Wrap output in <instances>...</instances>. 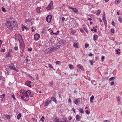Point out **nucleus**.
<instances>
[{
	"label": "nucleus",
	"mask_w": 122,
	"mask_h": 122,
	"mask_svg": "<svg viewBox=\"0 0 122 122\" xmlns=\"http://www.w3.org/2000/svg\"><path fill=\"white\" fill-rule=\"evenodd\" d=\"M59 41L58 42V43L59 44H63V40H60L59 41Z\"/></svg>",
	"instance_id": "7c9ffc66"
},
{
	"label": "nucleus",
	"mask_w": 122,
	"mask_h": 122,
	"mask_svg": "<svg viewBox=\"0 0 122 122\" xmlns=\"http://www.w3.org/2000/svg\"><path fill=\"white\" fill-rule=\"evenodd\" d=\"M89 62H90V63L91 65H93V63H92V61L90 60L89 61Z\"/></svg>",
	"instance_id": "4d7b16f0"
},
{
	"label": "nucleus",
	"mask_w": 122,
	"mask_h": 122,
	"mask_svg": "<svg viewBox=\"0 0 122 122\" xmlns=\"http://www.w3.org/2000/svg\"><path fill=\"white\" fill-rule=\"evenodd\" d=\"M94 98V97L93 96H92V97H90V99L92 100H93V99Z\"/></svg>",
	"instance_id": "5fc2aeb1"
},
{
	"label": "nucleus",
	"mask_w": 122,
	"mask_h": 122,
	"mask_svg": "<svg viewBox=\"0 0 122 122\" xmlns=\"http://www.w3.org/2000/svg\"><path fill=\"white\" fill-rule=\"evenodd\" d=\"M12 93V97L13 98L14 100H15L16 98L14 96V94Z\"/></svg>",
	"instance_id": "e433bc0d"
},
{
	"label": "nucleus",
	"mask_w": 122,
	"mask_h": 122,
	"mask_svg": "<svg viewBox=\"0 0 122 122\" xmlns=\"http://www.w3.org/2000/svg\"><path fill=\"white\" fill-rule=\"evenodd\" d=\"M114 81H112L111 83V85L112 86L114 85Z\"/></svg>",
	"instance_id": "13d9d810"
},
{
	"label": "nucleus",
	"mask_w": 122,
	"mask_h": 122,
	"mask_svg": "<svg viewBox=\"0 0 122 122\" xmlns=\"http://www.w3.org/2000/svg\"><path fill=\"white\" fill-rule=\"evenodd\" d=\"M83 28H84V29L85 30L86 32H87L88 31H87V29L86 28H85V27H84Z\"/></svg>",
	"instance_id": "052dcab7"
},
{
	"label": "nucleus",
	"mask_w": 122,
	"mask_h": 122,
	"mask_svg": "<svg viewBox=\"0 0 122 122\" xmlns=\"http://www.w3.org/2000/svg\"><path fill=\"white\" fill-rule=\"evenodd\" d=\"M5 9V8H4L3 7H2V10L3 12H5L6 11Z\"/></svg>",
	"instance_id": "2f4dec72"
},
{
	"label": "nucleus",
	"mask_w": 122,
	"mask_h": 122,
	"mask_svg": "<svg viewBox=\"0 0 122 122\" xmlns=\"http://www.w3.org/2000/svg\"><path fill=\"white\" fill-rule=\"evenodd\" d=\"M24 95L23 96H22L21 99L24 101H28L29 99V96H25L24 97Z\"/></svg>",
	"instance_id": "423d86ee"
},
{
	"label": "nucleus",
	"mask_w": 122,
	"mask_h": 122,
	"mask_svg": "<svg viewBox=\"0 0 122 122\" xmlns=\"http://www.w3.org/2000/svg\"><path fill=\"white\" fill-rule=\"evenodd\" d=\"M21 113H19L17 116V118L19 120L20 119V118L21 117Z\"/></svg>",
	"instance_id": "f8f14e48"
},
{
	"label": "nucleus",
	"mask_w": 122,
	"mask_h": 122,
	"mask_svg": "<svg viewBox=\"0 0 122 122\" xmlns=\"http://www.w3.org/2000/svg\"><path fill=\"white\" fill-rule=\"evenodd\" d=\"M101 11L100 10H98L97 12L96 15H99L101 13Z\"/></svg>",
	"instance_id": "a878e982"
},
{
	"label": "nucleus",
	"mask_w": 122,
	"mask_h": 122,
	"mask_svg": "<svg viewBox=\"0 0 122 122\" xmlns=\"http://www.w3.org/2000/svg\"><path fill=\"white\" fill-rule=\"evenodd\" d=\"M56 63L57 64H60V62L59 61H57L56 62Z\"/></svg>",
	"instance_id": "49530a36"
},
{
	"label": "nucleus",
	"mask_w": 122,
	"mask_h": 122,
	"mask_svg": "<svg viewBox=\"0 0 122 122\" xmlns=\"http://www.w3.org/2000/svg\"><path fill=\"white\" fill-rule=\"evenodd\" d=\"M24 49V47H23L22 46V47H21V50L22 52H21V53H22Z\"/></svg>",
	"instance_id": "72a5a7b5"
},
{
	"label": "nucleus",
	"mask_w": 122,
	"mask_h": 122,
	"mask_svg": "<svg viewBox=\"0 0 122 122\" xmlns=\"http://www.w3.org/2000/svg\"><path fill=\"white\" fill-rule=\"evenodd\" d=\"M103 21L104 23V24L105 25H107V22L106 20V18H103Z\"/></svg>",
	"instance_id": "4468645a"
},
{
	"label": "nucleus",
	"mask_w": 122,
	"mask_h": 122,
	"mask_svg": "<svg viewBox=\"0 0 122 122\" xmlns=\"http://www.w3.org/2000/svg\"><path fill=\"white\" fill-rule=\"evenodd\" d=\"M51 100L55 102H56L57 101V100L54 97H52L51 98Z\"/></svg>",
	"instance_id": "aec40b11"
},
{
	"label": "nucleus",
	"mask_w": 122,
	"mask_h": 122,
	"mask_svg": "<svg viewBox=\"0 0 122 122\" xmlns=\"http://www.w3.org/2000/svg\"><path fill=\"white\" fill-rule=\"evenodd\" d=\"M78 43H75L73 45V46L75 47H78Z\"/></svg>",
	"instance_id": "412c9836"
},
{
	"label": "nucleus",
	"mask_w": 122,
	"mask_h": 122,
	"mask_svg": "<svg viewBox=\"0 0 122 122\" xmlns=\"http://www.w3.org/2000/svg\"><path fill=\"white\" fill-rule=\"evenodd\" d=\"M114 29H111V33H114Z\"/></svg>",
	"instance_id": "a19ab883"
},
{
	"label": "nucleus",
	"mask_w": 122,
	"mask_h": 122,
	"mask_svg": "<svg viewBox=\"0 0 122 122\" xmlns=\"http://www.w3.org/2000/svg\"><path fill=\"white\" fill-rule=\"evenodd\" d=\"M105 58V57L104 56H102V61H103V60Z\"/></svg>",
	"instance_id": "6e6d98bb"
},
{
	"label": "nucleus",
	"mask_w": 122,
	"mask_h": 122,
	"mask_svg": "<svg viewBox=\"0 0 122 122\" xmlns=\"http://www.w3.org/2000/svg\"><path fill=\"white\" fill-rule=\"evenodd\" d=\"M61 19H62V22H63L65 20V18H64V17H62L61 18Z\"/></svg>",
	"instance_id": "864d4df0"
},
{
	"label": "nucleus",
	"mask_w": 122,
	"mask_h": 122,
	"mask_svg": "<svg viewBox=\"0 0 122 122\" xmlns=\"http://www.w3.org/2000/svg\"><path fill=\"white\" fill-rule=\"evenodd\" d=\"M48 6L50 7L51 8V7H53V2L52 1H51V2L48 5Z\"/></svg>",
	"instance_id": "2eb2a0df"
},
{
	"label": "nucleus",
	"mask_w": 122,
	"mask_h": 122,
	"mask_svg": "<svg viewBox=\"0 0 122 122\" xmlns=\"http://www.w3.org/2000/svg\"><path fill=\"white\" fill-rule=\"evenodd\" d=\"M72 119V117L70 116H69L68 118V119L70 121Z\"/></svg>",
	"instance_id": "58836bf2"
},
{
	"label": "nucleus",
	"mask_w": 122,
	"mask_h": 122,
	"mask_svg": "<svg viewBox=\"0 0 122 122\" xmlns=\"http://www.w3.org/2000/svg\"><path fill=\"white\" fill-rule=\"evenodd\" d=\"M3 24V26H6L8 29L12 30L14 28L17 27V24L16 22L13 21L12 22L4 21Z\"/></svg>",
	"instance_id": "f257e3e1"
},
{
	"label": "nucleus",
	"mask_w": 122,
	"mask_h": 122,
	"mask_svg": "<svg viewBox=\"0 0 122 122\" xmlns=\"http://www.w3.org/2000/svg\"><path fill=\"white\" fill-rule=\"evenodd\" d=\"M121 0H116L115 1V3L116 4H117L119 3L121 1Z\"/></svg>",
	"instance_id": "5701e85b"
},
{
	"label": "nucleus",
	"mask_w": 122,
	"mask_h": 122,
	"mask_svg": "<svg viewBox=\"0 0 122 122\" xmlns=\"http://www.w3.org/2000/svg\"><path fill=\"white\" fill-rule=\"evenodd\" d=\"M14 49L15 50H17L18 49V47L17 46H16L14 48Z\"/></svg>",
	"instance_id": "bf43d9fd"
},
{
	"label": "nucleus",
	"mask_w": 122,
	"mask_h": 122,
	"mask_svg": "<svg viewBox=\"0 0 122 122\" xmlns=\"http://www.w3.org/2000/svg\"><path fill=\"white\" fill-rule=\"evenodd\" d=\"M26 92L28 93V95H30V93H31V92L29 90H28L26 91Z\"/></svg>",
	"instance_id": "ea45409f"
},
{
	"label": "nucleus",
	"mask_w": 122,
	"mask_h": 122,
	"mask_svg": "<svg viewBox=\"0 0 122 122\" xmlns=\"http://www.w3.org/2000/svg\"><path fill=\"white\" fill-rule=\"evenodd\" d=\"M25 61H26V63H27V62H28L29 60L28 59H25Z\"/></svg>",
	"instance_id": "338daca9"
},
{
	"label": "nucleus",
	"mask_w": 122,
	"mask_h": 122,
	"mask_svg": "<svg viewBox=\"0 0 122 122\" xmlns=\"http://www.w3.org/2000/svg\"><path fill=\"white\" fill-rule=\"evenodd\" d=\"M51 15H48L46 18V20L48 23L50 22L51 19Z\"/></svg>",
	"instance_id": "20e7f679"
},
{
	"label": "nucleus",
	"mask_w": 122,
	"mask_h": 122,
	"mask_svg": "<svg viewBox=\"0 0 122 122\" xmlns=\"http://www.w3.org/2000/svg\"><path fill=\"white\" fill-rule=\"evenodd\" d=\"M51 102V101H47V102L45 103V106H47L48 105V104Z\"/></svg>",
	"instance_id": "1a4fd4ad"
},
{
	"label": "nucleus",
	"mask_w": 122,
	"mask_h": 122,
	"mask_svg": "<svg viewBox=\"0 0 122 122\" xmlns=\"http://www.w3.org/2000/svg\"><path fill=\"white\" fill-rule=\"evenodd\" d=\"M8 67L11 70H13L17 72L18 71V70L16 69L13 63H11L10 64H9Z\"/></svg>",
	"instance_id": "f03ea898"
},
{
	"label": "nucleus",
	"mask_w": 122,
	"mask_h": 122,
	"mask_svg": "<svg viewBox=\"0 0 122 122\" xmlns=\"http://www.w3.org/2000/svg\"><path fill=\"white\" fill-rule=\"evenodd\" d=\"M5 96V94H3V95H2L0 96V98H2V101L3 100V98H4Z\"/></svg>",
	"instance_id": "4be33fe9"
},
{
	"label": "nucleus",
	"mask_w": 122,
	"mask_h": 122,
	"mask_svg": "<svg viewBox=\"0 0 122 122\" xmlns=\"http://www.w3.org/2000/svg\"><path fill=\"white\" fill-rule=\"evenodd\" d=\"M30 82L31 81H27L25 83V85L29 87H31V86H30Z\"/></svg>",
	"instance_id": "6e6552de"
},
{
	"label": "nucleus",
	"mask_w": 122,
	"mask_h": 122,
	"mask_svg": "<svg viewBox=\"0 0 122 122\" xmlns=\"http://www.w3.org/2000/svg\"><path fill=\"white\" fill-rule=\"evenodd\" d=\"M15 38L16 39V41H18L19 43L20 44V42L19 39L17 38H16V37H15Z\"/></svg>",
	"instance_id": "79ce46f5"
},
{
	"label": "nucleus",
	"mask_w": 122,
	"mask_h": 122,
	"mask_svg": "<svg viewBox=\"0 0 122 122\" xmlns=\"http://www.w3.org/2000/svg\"><path fill=\"white\" fill-rule=\"evenodd\" d=\"M40 35L39 34L36 33L35 34L34 36V38L35 40H37L40 38Z\"/></svg>",
	"instance_id": "39448f33"
},
{
	"label": "nucleus",
	"mask_w": 122,
	"mask_h": 122,
	"mask_svg": "<svg viewBox=\"0 0 122 122\" xmlns=\"http://www.w3.org/2000/svg\"><path fill=\"white\" fill-rule=\"evenodd\" d=\"M77 67L79 68L81 70L84 69V68L82 66H81L79 64L77 65Z\"/></svg>",
	"instance_id": "a211bd4d"
},
{
	"label": "nucleus",
	"mask_w": 122,
	"mask_h": 122,
	"mask_svg": "<svg viewBox=\"0 0 122 122\" xmlns=\"http://www.w3.org/2000/svg\"><path fill=\"white\" fill-rule=\"evenodd\" d=\"M118 19L120 23H121L122 22V18L121 16H119L118 18Z\"/></svg>",
	"instance_id": "6ab92c4d"
},
{
	"label": "nucleus",
	"mask_w": 122,
	"mask_h": 122,
	"mask_svg": "<svg viewBox=\"0 0 122 122\" xmlns=\"http://www.w3.org/2000/svg\"><path fill=\"white\" fill-rule=\"evenodd\" d=\"M22 28L23 29V30L24 31V29H26V28L25 26H24Z\"/></svg>",
	"instance_id": "69168bd1"
},
{
	"label": "nucleus",
	"mask_w": 122,
	"mask_h": 122,
	"mask_svg": "<svg viewBox=\"0 0 122 122\" xmlns=\"http://www.w3.org/2000/svg\"><path fill=\"white\" fill-rule=\"evenodd\" d=\"M5 51V49L4 47H3L0 50V51L1 52H4Z\"/></svg>",
	"instance_id": "cd10ccee"
},
{
	"label": "nucleus",
	"mask_w": 122,
	"mask_h": 122,
	"mask_svg": "<svg viewBox=\"0 0 122 122\" xmlns=\"http://www.w3.org/2000/svg\"><path fill=\"white\" fill-rule=\"evenodd\" d=\"M32 50V49L31 48H28V51H31Z\"/></svg>",
	"instance_id": "e2e57ef3"
},
{
	"label": "nucleus",
	"mask_w": 122,
	"mask_h": 122,
	"mask_svg": "<svg viewBox=\"0 0 122 122\" xmlns=\"http://www.w3.org/2000/svg\"><path fill=\"white\" fill-rule=\"evenodd\" d=\"M98 36L96 34H94L93 36L94 40H96L97 39Z\"/></svg>",
	"instance_id": "dca6fc26"
},
{
	"label": "nucleus",
	"mask_w": 122,
	"mask_h": 122,
	"mask_svg": "<svg viewBox=\"0 0 122 122\" xmlns=\"http://www.w3.org/2000/svg\"><path fill=\"white\" fill-rule=\"evenodd\" d=\"M70 9H71L72 10L76 13H78V10L76 9L71 7H69Z\"/></svg>",
	"instance_id": "0eeeda50"
},
{
	"label": "nucleus",
	"mask_w": 122,
	"mask_h": 122,
	"mask_svg": "<svg viewBox=\"0 0 122 122\" xmlns=\"http://www.w3.org/2000/svg\"><path fill=\"white\" fill-rule=\"evenodd\" d=\"M103 122H110V121H109V120H105Z\"/></svg>",
	"instance_id": "0e129e2a"
},
{
	"label": "nucleus",
	"mask_w": 122,
	"mask_h": 122,
	"mask_svg": "<svg viewBox=\"0 0 122 122\" xmlns=\"http://www.w3.org/2000/svg\"><path fill=\"white\" fill-rule=\"evenodd\" d=\"M24 95H25V96H29V95H28V93H27V92H26H26L25 93L24 92Z\"/></svg>",
	"instance_id": "c9c22d12"
},
{
	"label": "nucleus",
	"mask_w": 122,
	"mask_h": 122,
	"mask_svg": "<svg viewBox=\"0 0 122 122\" xmlns=\"http://www.w3.org/2000/svg\"><path fill=\"white\" fill-rule=\"evenodd\" d=\"M13 52L12 50L11 49H9L7 53H10Z\"/></svg>",
	"instance_id": "c03bdc74"
},
{
	"label": "nucleus",
	"mask_w": 122,
	"mask_h": 122,
	"mask_svg": "<svg viewBox=\"0 0 122 122\" xmlns=\"http://www.w3.org/2000/svg\"><path fill=\"white\" fill-rule=\"evenodd\" d=\"M34 84L32 82H31L30 83V86H31V87H32V86H34Z\"/></svg>",
	"instance_id": "8fccbe9b"
},
{
	"label": "nucleus",
	"mask_w": 122,
	"mask_h": 122,
	"mask_svg": "<svg viewBox=\"0 0 122 122\" xmlns=\"http://www.w3.org/2000/svg\"><path fill=\"white\" fill-rule=\"evenodd\" d=\"M24 49V47H23L22 46V47H21V50L22 52H21V53H22Z\"/></svg>",
	"instance_id": "473e14b6"
},
{
	"label": "nucleus",
	"mask_w": 122,
	"mask_h": 122,
	"mask_svg": "<svg viewBox=\"0 0 122 122\" xmlns=\"http://www.w3.org/2000/svg\"><path fill=\"white\" fill-rule=\"evenodd\" d=\"M5 117L7 119H9L10 118V117L9 115H7Z\"/></svg>",
	"instance_id": "c85d7f7f"
},
{
	"label": "nucleus",
	"mask_w": 122,
	"mask_h": 122,
	"mask_svg": "<svg viewBox=\"0 0 122 122\" xmlns=\"http://www.w3.org/2000/svg\"><path fill=\"white\" fill-rule=\"evenodd\" d=\"M49 67L51 68H52L53 69V66L51 64H48Z\"/></svg>",
	"instance_id": "37998d69"
},
{
	"label": "nucleus",
	"mask_w": 122,
	"mask_h": 122,
	"mask_svg": "<svg viewBox=\"0 0 122 122\" xmlns=\"http://www.w3.org/2000/svg\"><path fill=\"white\" fill-rule=\"evenodd\" d=\"M53 81H51V82L50 83V86H51V85H52L53 84Z\"/></svg>",
	"instance_id": "680f3d73"
},
{
	"label": "nucleus",
	"mask_w": 122,
	"mask_h": 122,
	"mask_svg": "<svg viewBox=\"0 0 122 122\" xmlns=\"http://www.w3.org/2000/svg\"><path fill=\"white\" fill-rule=\"evenodd\" d=\"M89 45L88 44H86L85 45V47L86 48H87L89 46Z\"/></svg>",
	"instance_id": "09e8293b"
},
{
	"label": "nucleus",
	"mask_w": 122,
	"mask_h": 122,
	"mask_svg": "<svg viewBox=\"0 0 122 122\" xmlns=\"http://www.w3.org/2000/svg\"><path fill=\"white\" fill-rule=\"evenodd\" d=\"M112 24L113 26H115L114 22V21H112Z\"/></svg>",
	"instance_id": "603ef678"
},
{
	"label": "nucleus",
	"mask_w": 122,
	"mask_h": 122,
	"mask_svg": "<svg viewBox=\"0 0 122 122\" xmlns=\"http://www.w3.org/2000/svg\"><path fill=\"white\" fill-rule=\"evenodd\" d=\"M60 45H57L56 46V47H55V48H56L57 49H58L59 48H60Z\"/></svg>",
	"instance_id": "f704fd0d"
},
{
	"label": "nucleus",
	"mask_w": 122,
	"mask_h": 122,
	"mask_svg": "<svg viewBox=\"0 0 122 122\" xmlns=\"http://www.w3.org/2000/svg\"><path fill=\"white\" fill-rule=\"evenodd\" d=\"M79 102V100L78 99H76L74 101V103L76 105H77L78 103Z\"/></svg>",
	"instance_id": "9b49d317"
},
{
	"label": "nucleus",
	"mask_w": 122,
	"mask_h": 122,
	"mask_svg": "<svg viewBox=\"0 0 122 122\" xmlns=\"http://www.w3.org/2000/svg\"><path fill=\"white\" fill-rule=\"evenodd\" d=\"M53 8V7H52L51 8L48 6L46 8V9L47 10H50V9H52Z\"/></svg>",
	"instance_id": "393cba45"
},
{
	"label": "nucleus",
	"mask_w": 122,
	"mask_h": 122,
	"mask_svg": "<svg viewBox=\"0 0 122 122\" xmlns=\"http://www.w3.org/2000/svg\"><path fill=\"white\" fill-rule=\"evenodd\" d=\"M23 91V90H21L20 91V93H21L22 94H24V92L22 91Z\"/></svg>",
	"instance_id": "774afa93"
},
{
	"label": "nucleus",
	"mask_w": 122,
	"mask_h": 122,
	"mask_svg": "<svg viewBox=\"0 0 122 122\" xmlns=\"http://www.w3.org/2000/svg\"><path fill=\"white\" fill-rule=\"evenodd\" d=\"M69 67L71 69H72L74 68L73 66L71 64H70L69 65Z\"/></svg>",
	"instance_id": "bb28decb"
},
{
	"label": "nucleus",
	"mask_w": 122,
	"mask_h": 122,
	"mask_svg": "<svg viewBox=\"0 0 122 122\" xmlns=\"http://www.w3.org/2000/svg\"><path fill=\"white\" fill-rule=\"evenodd\" d=\"M79 111L81 113H83L84 112L83 111L82 109H80Z\"/></svg>",
	"instance_id": "4c0bfd02"
},
{
	"label": "nucleus",
	"mask_w": 122,
	"mask_h": 122,
	"mask_svg": "<svg viewBox=\"0 0 122 122\" xmlns=\"http://www.w3.org/2000/svg\"><path fill=\"white\" fill-rule=\"evenodd\" d=\"M31 20L30 19H26V22L25 23H27V22H31Z\"/></svg>",
	"instance_id": "c756f323"
},
{
	"label": "nucleus",
	"mask_w": 122,
	"mask_h": 122,
	"mask_svg": "<svg viewBox=\"0 0 122 122\" xmlns=\"http://www.w3.org/2000/svg\"><path fill=\"white\" fill-rule=\"evenodd\" d=\"M41 8V7H39L38 8H37L36 9V11L38 12V13H40L41 11L40 9Z\"/></svg>",
	"instance_id": "b1692460"
},
{
	"label": "nucleus",
	"mask_w": 122,
	"mask_h": 122,
	"mask_svg": "<svg viewBox=\"0 0 122 122\" xmlns=\"http://www.w3.org/2000/svg\"><path fill=\"white\" fill-rule=\"evenodd\" d=\"M85 112L86 113L88 114H89L90 113V111H88V110H86Z\"/></svg>",
	"instance_id": "a18cd8bd"
},
{
	"label": "nucleus",
	"mask_w": 122,
	"mask_h": 122,
	"mask_svg": "<svg viewBox=\"0 0 122 122\" xmlns=\"http://www.w3.org/2000/svg\"><path fill=\"white\" fill-rule=\"evenodd\" d=\"M81 117H80L79 115H77L76 117V120L77 121L78 120L80 119Z\"/></svg>",
	"instance_id": "9d476101"
},
{
	"label": "nucleus",
	"mask_w": 122,
	"mask_h": 122,
	"mask_svg": "<svg viewBox=\"0 0 122 122\" xmlns=\"http://www.w3.org/2000/svg\"><path fill=\"white\" fill-rule=\"evenodd\" d=\"M6 57H10V54H6Z\"/></svg>",
	"instance_id": "de8ad7c7"
},
{
	"label": "nucleus",
	"mask_w": 122,
	"mask_h": 122,
	"mask_svg": "<svg viewBox=\"0 0 122 122\" xmlns=\"http://www.w3.org/2000/svg\"><path fill=\"white\" fill-rule=\"evenodd\" d=\"M54 121L55 122H60V119L59 118H57V117L55 118V119H54Z\"/></svg>",
	"instance_id": "f3484780"
},
{
	"label": "nucleus",
	"mask_w": 122,
	"mask_h": 122,
	"mask_svg": "<svg viewBox=\"0 0 122 122\" xmlns=\"http://www.w3.org/2000/svg\"><path fill=\"white\" fill-rule=\"evenodd\" d=\"M30 97H32L33 96V93L31 92V93H30Z\"/></svg>",
	"instance_id": "3c124183"
},
{
	"label": "nucleus",
	"mask_w": 122,
	"mask_h": 122,
	"mask_svg": "<svg viewBox=\"0 0 122 122\" xmlns=\"http://www.w3.org/2000/svg\"><path fill=\"white\" fill-rule=\"evenodd\" d=\"M55 48L54 47L52 48H49L47 50L45 51L46 52V51H48V52H47V53H51L53 52L54 50H55Z\"/></svg>",
	"instance_id": "7ed1b4c3"
},
{
	"label": "nucleus",
	"mask_w": 122,
	"mask_h": 122,
	"mask_svg": "<svg viewBox=\"0 0 122 122\" xmlns=\"http://www.w3.org/2000/svg\"><path fill=\"white\" fill-rule=\"evenodd\" d=\"M116 79V77H112L110 78H109V81H113V80L114 79Z\"/></svg>",
	"instance_id": "ddd939ff"
}]
</instances>
